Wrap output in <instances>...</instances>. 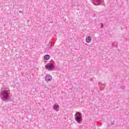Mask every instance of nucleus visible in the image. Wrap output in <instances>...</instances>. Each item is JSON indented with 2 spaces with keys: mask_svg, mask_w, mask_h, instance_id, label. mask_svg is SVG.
Listing matches in <instances>:
<instances>
[{
  "mask_svg": "<svg viewBox=\"0 0 129 129\" xmlns=\"http://www.w3.org/2000/svg\"><path fill=\"white\" fill-rule=\"evenodd\" d=\"M10 90H3L0 92V97L3 99V101L5 102H9L10 101Z\"/></svg>",
  "mask_w": 129,
  "mask_h": 129,
  "instance_id": "1",
  "label": "nucleus"
},
{
  "mask_svg": "<svg viewBox=\"0 0 129 129\" xmlns=\"http://www.w3.org/2000/svg\"><path fill=\"white\" fill-rule=\"evenodd\" d=\"M75 119L77 122L80 123L82 121V114L80 112H76L75 114Z\"/></svg>",
  "mask_w": 129,
  "mask_h": 129,
  "instance_id": "2",
  "label": "nucleus"
},
{
  "mask_svg": "<svg viewBox=\"0 0 129 129\" xmlns=\"http://www.w3.org/2000/svg\"><path fill=\"white\" fill-rule=\"evenodd\" d=\"M45 67L47 70H48V71H52V70L55 69V66L52 63L49 64L48 66L45 65Z\"/></svg>",
  "mask_w": 129,
  "mask_h": 129,
  "instance_id": "3",
  "label": "nucleus"
},
{
  "mask_svg": "<svg viewBox=\"0 0 129 129\" xmlns=\"http://www.w3.org/2000/svg\"><path fill=\"white\" fill-rule=\"evenodd\" d=\"M94 2H93V4L95 5V6H99L101 4V3L102 2V0H93Z\"/></svg>",
  "mask_w": 129,
  "mask_h": 129,
  "instance_id": "4",
  "label": "nucleus"
},
{
  "mask_svg": "<svg viewBox=\"0 0 129 129\" xmlns=\"http://www.w3.org/2000/svg\"><path fill=\"white\" fill-rule=\"evenodd\" d=\"M45 79L47 82L48 81H51V80H52V77L51 76V75H47L45 77Z\"/></svg>",
  "mask_w": 129,
  "mask_h": 129,
  "instance_id": "5",
  "label": "nucleus"
},
{
  "mask_svg": "<svg viewBox=\"0 0 129 129\" xmlns=\"http://www.w3.org/2000/svg\"><path fill=\"white\" fill-rule=\"evenodd\" d=\"M59 108H60V107H59V105L57 104H55L53 106V109L56 111H58V110H59Z\"/></svg>",
  "mask_w": 129,
  "mask_h": 129,
  "instance_id": "6",
  "label": "nucleus"
},
{
  "mask_svg": "<svg viewBox=\"0 0 129 129\" xmlns=\"http://www.w3.org/2000/svg\"><path fill=\"white\" fill-rule=\"evenodd\" d=\"M92 40V38H91V37L88 36L86 39V43H90L91 42Z\"/></svg>",
  "mask_w": 129,
  "mask_h": 129,
  "instance_id": "7",
  "label": "nucleus"
},
{
  "mask_svg": "<svg viewBox=\"0 0 129 129\" xmlns=\"http://www.w3.org/2000/svg\"><path fill=\"white\" fill-rule=\"evenodd\" d=\"M44 60H49L50 59V55L48 54H46L44 56Z\"/></svg>",
  "mask_w": 129,
  "mask_h": 129,
  "instance_id": "8",
  "label": "nucleus"
},
{
  "mask_svg": "<svg viewBox=\"0 0 129 129\" xmlns=\"http://www.w3.org/2000/svg\"><path fill=\"white\" fill-rule=\"evenodd\" d=\"M117 44L118 43L117 42H114V43H112V46H113V47H117Z\"/></svg>",
  "mask_w": 129,
  "mask_h": 129,
  "instance_id": "9",
  "label": "nucleus"
},
{
  "mask_svg": "<svg viewBox=\"0 0 129 129\" xmlns=\"http://www.w3.org/2000/svg\"><path fill=\"white\" fill-rule=\"evenodd\" d=\"M51 46H52V43L51 42H49V43L46 47V49H49V48H51Z\"/></svg>",
  "mask_w": 129,
  "mask_h": 129,
  "instance_id": "10",
  "label": "nucleus"
},
{
  "mask_svg": "<svg viewBox=\"0 0 129 129\" xmlns=\"http://www.w3.org/2000/svg\"><path fill=\"white\" fill-rule=\"evenodd\" d=\"M100 25H101L100 28L102 29V28H103V24L102 23H101Z\"/></svg>",
  "mask_w": 129,
  "mask_h": 129,
  "instance_id": "11",
  "label": "nucleus"
},
{
  "mask_svg": "<svg viewBox=\"0 0 129 129\" xmlns=\"http://www.w3.org/2000/svg\"><path fill=\"white\" fill-rule=\"evenodd\" d=\"M101 85H102L103 86H104V84H101V83H99V86H101Z\"/></svg>",
  "mask_w": 129,
  "mask_h": 129,
  "instance_id": "12",
  "label": "nucleus"
}]
</instances>
